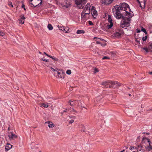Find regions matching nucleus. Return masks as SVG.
Here are the masks:
<instances>
[{
  "instance_id": "nucleus-32",
  "label": "nucleus",
  "mask_w": 152,
  "mask_h": 152,
  "mask_svg": "<svg viewBox=\"0 0 152 152\" xmlns=\"http://www.w3.org/2000/svg\"><path fill=\"white\" fill-rule=\"evenodd\" d=\"M53 60L56 61H58V59L55 57H53L52 56H51V57H50Z\"/></svg>"
},
{
  "instance_id": "nucleus-50",
  "label": "nucleus",
  "mask_w": 152,
  "mask_h": 152,
  "mask_svg": "<svg viewBox=\"0 0 152 152\" xmlns=\"http://www.w3.org/2000/svg\"><path fill=\"white\" fill-rule=\"evenodd\" d=\"M129 95L130 96H131V95L130 94H129Z\"/></svg>"
},
{
  "instance_id": "nucleus-34",
  "label": "nucleus",
  "mask_w": 152,
  "mask_h": 152,
  "mask_svg": "<svg viewBox=\"0 0 152 152\" xmlns=\"http://www.w3.org/2000/svg\"><path fill=\"white\" fill-rule=\"evenodd\" d=\"M147 38V36H145V37H143L142 38V39L143 41H145L146 40Z\"/></svg>"
},
{
  "instance_id": "nucleus-25",
  "label": "nucleus",
  "mask_w": 152,
  "mask_h": 152,
  "mask_svg": "<svg viewBox=\"0 0 152 152\" xmlns=\"http://www.w3.org/2000/svg\"><path fill=\"white\" fill-rule=\"evenodd\" d=\"M40 107H44L45 108H47L48 107V104H45L44 103H42L41 104Z\"/></svg>"
},
{
  "instance_id": "nucleus-38",
  "label": "nucleus",
  "mask_w": 152,
  "mask_h": 152,
  "mask_svg": "<svg viewBox=\"0 0 152 152\" xmlns=\"http://www.w3.org/2000/svg\"><path fill=\"white\" fill-rule=\"evenodd\" d=\"M50 69L52 70L53 71H54V72H56V71H57V70H55V69H53V68L52 67H50Z\"/></svg>"
},
{
  "instance_id": "nucleus-11",
  "label": "nucleus",
  "mask_w": 152,
  "mask_h": 152,
  "mask_svg": "<svg viewBox=\"0 0 152 152\" xmlns=\"http://www.w3.org/2000/svg\"><path fill=\"white\" fill-rule=\"evenodd\" d=\"M146 52L148 51L152 52V42H149L148 48H143Z\"/></svg>"
},
{
  "instance_id": "nucleus-12",
  "label": "nucleus",
  "mask_w": 152,
  "mask_h": 152,
  "mask_svg": "<svg viewBox=\"0 0 152 152\" xmlns=\"http://www.w3.org/2000/svg\"><path fill=\"white\" fill-rule=\"evenodd\" d=\"M100 3L102 4H109L112 3L111 0H101Z\"/></svg>"
},
{
  "instance_id": "nucleus-1",
  "label": "nucleus",
  "mask_w": 152,
  "mask_h": 152,
  "mask_svg": "<svg viewBox=\"0 0 152 152\" xmlns=\"http://www.w3.org/2000/svg\"><path fill=\"white\" fill-rule=\"evenodd\" d=\"M119 6L121 10L125 11V15L127 16L124 17L121 21V26L123 28L128 27L130 26L131 21V18L134 15L133 12L131 11L129 5L126 3H122Z\"/></svg>"
},
{
  "instance_id": "nucleus-5",
  "label": "nucleus",
  "mask_w": 152,
  "mask_h": 152,
  "mask_svg": "<svg viewBox=\"0 0 152 152\" xmlns=\"http://www.w3.org/2000/svg\"><path fill=\"white\" fill-rule=\"evenodd\" d=\"M57 74V77L60 78L62 79H64L66 74L62 69H57L56 72L55 73Z\"/></svg>"
},
{
  "instance_id": "nucleus-8",
  "label": "nucleus",
  "mask_w": 152,
  "mask_h": 152,
  "mask_svg": "<svg viewBox=\"0 0 152 152\" xmlns=\"http://www.w3.org/2000/svg\"><path fill=\"white\" fill-rule=\"evenodd\" d=\"M108 23L107 24V27L109 29L113 25V20L112 19L111 16L110 15H108Z\"/></svg>"
},
{
  "instance_id": "nucleus-35",
  "label": "nucleus",
  "mask_w": 152,
  "mask_h": 152,
  "mask_svg": "<svg viewBox=\"0 0 152 152\" xmlns=\"http://www.w3.org/2000/svg\"><path fill=\"white\" fill-rule=\"evenodd\" d=\"M110 59V58L108 57H107V56H104V57L102 59L103 60H104V59Z\"/></svg>"
},
{
  "instance_id": "nucleus-24",
  "label": "nucleus",
  "mask_w": 152,
  "mask_h": 152,
  "mask_svg": "<svg viewBox=\"0 0 152 152\" xmlns=\"http://www.w3.org/2000/svg\"><path fill=\"white\" fill-rule=\"evenodd\" d=\"M85 31L83 30H78L76 32V33L78 34H84L85 33Z\"/></svg>"
},
{
  "instance_id": "nucleus-42",
  "label": "nucleus",
  "mask_w": 152,
  "mask_h": 152,
  "mask_svg": "<svg viewBox=\"0 0 152 152\" xmlns=\"http://www.w3.org/2000/svg\"><path fill=\"white\" fill-rule=\"evenodd\" d=\"M4 33L2 32H0V35L2 36H4Z\"/></svg>"
},
{
  "instance_id": "nucleus-9",
  "label": "nucleus",
  "mask_w": 152,
  "mask_h": 152,
  "mask_svg": "<svg viewBox=\"0 0 152 152\" xmlns=\"http://www.w3.org/2000/svg\"><path fill=\"white\" fill-rule=\"evenodd\" d=\"M91 14L93 17L95 18L98 15L97 12L96 10V8L94 6H92L91 8Z\"/></svg>"
},
{
  "instance_id": "nucleus-22",
  "label": "nucleus",
  "mask_w": 152,
  "mask_h": 152,
  "mask_svg": "<svg viewBox=\"0 0 152 152\" xmlns=\"http://www.w3.org/2000/svg\"><path fill=\"white\" fill-rule=\"evenodd\" d=\"M66 4V6H65L66 8H67L71 5V2L70 1V0L68 1V0H66V1L65 3Z\"/></svg>"
},
{
  "instance_id": "nucleus-26",
  "label": "nucleus",
  "mask_w": 152,
  "mask_h": 152,
  "mask_svg": "<svg viewBox=\"0 0 152 152\" xmlns=\"http://www.w3.org/2000/svg\"><path fill=\"white\" fill-rule=\"evenodd\" d=\"M48 28L50 30H52L53 28L52 25L51 24H48Z\"/></svg>"
},
{
  "instance_id": "nucleus-4",
  "label": "nucleus",
  "mask_w": 152,
  "mask_h": 152,
  "mask_svg": "<svg viewBox=\"0 0 152 152\" xmlns=\"http://www.w3.org/2000/svg\"><path fill=\"white\" fill-rule=\"evenodd\" d=\"M76 4L77 5L80 9H83L84 5L87 2L86 0H75Z\"/></svg>"
},
{
  "instance_id": "nucleus-3",
  "label": "nucleus",
  "mask_w": 152,
  "mask_h": 152,
  "mask_svg": "<svg viewBox=\"0 0 152 152\" xmlns=\"http://www.w3.org/2000/svg\"><path fill=\"white\" fill-rule=\"evenodd\" d=\"M120 7L118 5L113 7L112 8L113 12L115 17L118 19H120L121 18H123L124 16L121 13L120 10Z\"/></svg>"
},
{
  "instance_id": "nucleus-47",
  "label": "nucleus",
  "mask_w": 152,
  "mask_h": 152,
  "mask_svg": "<svg viewBox=\"0 0 152 152\" xmlns=\"http://www.w3.org/2000/svg\"><path fill=\"white\" fill-rule=\"evenodd\" d=\"M89 23L90 25L93 24V23H92V22L90 21H89Z\"/></svg>"
},
{
  "instance_id": "nucleus-10",
  "label": "nucleus",
  "mask_w": 152,
  "mask_h": 152,
  "mask_svg": "<svg viewBox=\"0 0 152 152\" xmlns=\"http://www.w3.org/2000/svg\"><path fill=\"white\" fill-rule=\"evenodd\" d=\"M59 29L65 33H67L69 32V28L67 27H64L62 26H58Z\"/></svg>"
},
{
  "instance_id": "nucleus-30",
  "label": "nucleus",
  "mask_w": 152,
  "mask_h": 152,
  "mask_svg": "<svg viewBox=\"0 0 152 152\" xmlns=\"http://www.w3.org/2000/svg\"><path fill=\"white\" fill-rule=\"evenodd\" d=\"M94 39H99L100 40L104 42H106V41L105 40H104L103 39H102L101 38H98L97 37H94Z\"/></svg>"
},
{
  "instance_id": "nucleus-2",
  "label": "nucleus",
  "mask_w": 152,
  "mask_h": 152,
  "mask_svg": "<svg viewBox=\"0 0 152 152\" xmlns=\"http://www.w3.org/2000/svg\"><path fill=\"white\" fill-rule=\"evenodd\" d=\"M91 7L90 4L87 3L81 13V20L84 22L89 18V15L91 12Z\"/></svg>"
},
{
  "instance_id": "nucleus-52",
  "label": "nucleus",
  "mask_w": 152,
  "mask_h": 152,
  "mask_svg": "<svg viewBox=\"0 0 152 152\" xmlns=\"http://www.w3.org/2000/svg\"><path fill=\"white\" fill-rule=\"evenodd\" d=\"M39 152H42L41 151H39Z\"/></svg>"
},
{
  "instance_id": "nucleus-19",
  "label": "nucleus",
  "mask_w": 152,
  "mask_h": 152,
  "mask_svg": "<svg viewBox=\"0 0 152 152\" xmlns=\"http://www.w3.org/2000/svg\"><path fill=\"white\" fill-rule=\"evenodd\" d=\"M26 19V18L24 16V15L22 16L20 18L19 20V23L20 24H23L25 21V20Z\"/></svg>"
},
{
  "instance_id": "nucleus-14",
  "label": "nucleus",
  "mask_w": 152,
  "mask_h": 152,
  "mask_svg": "<svg viewBox=\"0 0 152 152\" xmlns=\"http://www.w3.org/2000/svg\"><path fill=\"white\" fill-rule=\"evenodd\" d=\"M142 142L144 143H148V144L150 145L151 143V141L150 140L147 138L144 137H143L142 139Z\"/></svg>"
},
{
  "instance_id": "nucleus-40",
  "label": "nucleus",
  "mask_w": 152,
  "mask_h": 152,
  "mask_svg": "<svg viewBox=\"0 0 152 152\" xmlns=\"http://www.w3.org/2000/svg\"><path fill=\"white\" fill-rule=\"evenodd\" d=\"M8 5L9 6H11L12 7H13V6L12 4V3L11 2H10L9 3Z\"/></svg>"
},
{
  "instance_id": "nucleus-43",
  "label": "nucleus",
  "mask_w": 152,
  "mask_h": 152,
  "mask_svg": "<svg viewBox=\"0 0 152 152\" xmlns=\"http://www.w3.org/2000/svg\"><path fill=\"white\" fill-rule=\"evenodd\" d=\"M42 60L43 61H46V62H47V61H48V60H47L45 59H43V58H42Z\"/></svg>"
},
{
  "instance_id": "nucleus-33",
  "label": "nucleus",
  "mask_w": 152,
  "mask_h": 152,
  "mask_svg": "<svg viewBox=\"0 0 152 152\" xmlns=\"http://www.w3.org/2000/svg\"><path fill=\"white\" fill-rule=\"evenodd\" d=\"M70 112L74 114H75L77 113L76 111L73 109L70 111Z\"/></svg>"
},
{
  "instance_id": "nucleus-36",
  "label": "nucleus",
  "mask_w": 152,
  "mask_h": 152,
  "mask_svg": "<svg viewBox=\"0 0 152 152\" xmlns=\"http://www.w3.org/2000/svg\"><path fill=\"white\" fill-rule=\"evenodd\" d=\"M141 30L142 31L145 33L146 34V30L144 28H142Z\"/></svg>"
},
{
  "instance_id": "nucleus-17",
  "label": "nucleus",
  "mask_w": 152,
  "mask_h": 152,
  "mask_svg": "<svg viewBox=\"0 0 152 152\" xmlns=\"http://www.w3.org/2000/svg\"><path fill=\"white\" fill-rule=\"evenodd\" d=\"M70 104L72 106L78 105V101H71L69 102Z\"/></svg>"
},
{
  "instance_id": "nucleus-49",
  "label": "nucleus",
  "mask_w": 152,
  "mask_h": 152,
  "mask_svg": "<svg viewBox=\"0 0 152 152\" xmlns=\"http://www.w3.org/2000/svg\"><path fill=\"white\" fill-rule=\"evenodd\" d=\"M149 74L150 75H152V72H149Z\"/></svg>"
},
{
  "instance_id": "nucleus-29",
  "label": "nucleus",
  "mask_w": 152,
  "mask_h": 152,
  "mask_svg": "<svg viewBox=\"0 0 152 152\" xmlns=\"http://www.w3.org/2000/svg\"><path fill=\"white\" fill-rule=\"evenodd\" d=\"M94 73H96L97 72H99V70L98 69L96 68H94Z\"/></svg>"
},
{
  "instance_id": "nucleus-31",
  "label": "nucleus",
  "mask_w": 152,
  "mask_h": 152,
  "mask_svg": "<svg viewBox=\"0 0 152 152\" xmlns=\"http://www.w3.org/2000/svg\"><path fill=\"white\" fill-rule=\"evenodd\" d=\"M66 73L67 74L70 75L71 74V71L70 70L68 69L66 71Z\"/></svg>"
},
{
  "instance_id": "nucleus-6",
  "label": "nucleus",
  "mask_w": 152,
  "mask_h": 152,
  "mask_svg": "<svg viewBox=\"0 0 152 152\" xmlns=\"http://www.w3.org/2000/svg\"><path fill=\"white\" fill-rule=\"evenodd\" d=\"M42 0H31L30 1V3L34 7H37L39 6L42 3Z\"/></svg>"
},
{
  "instance_id": "nucleus-44",
  "label": "nucleus",
  "mask_w": 152,
  "mask_h": 152,
  "mask_svg": "<svg viewBox=\"0 0 152 152\" xmlns=\"http://www.w3.org/2000/svg\"><path fill=\"white\" fill-rule=\"evenodd\" d=\"M22 8H23L24 9V10H26V9L25 8V5H24V4H22Z\"/></svg>"
},
{
  "instance_id": "nucleus-41",
  "label": "nucleus",
  "mask_w": 152,
  "mask_h": 152,
  "mask_svg": "<svg viewBox=\"0 0 152 152\" xmlns=\"http://www.w3.org/2000/svg\"><path fill=\"white\" fill-rule=\"evenodd\" d=\"M98 39H96V43L98 44H100L101 43L100 42H99V41H98Z\"/></svg>"
},
{
  "instance_id": "nucleus-7",
  "label": "nucleus",
  "mask_w": 152,
  "mask_h": 152,
  "mask_svg": "<svg viewBox=\"0 0 152 152\" xmlns=\"http://www.w3.org/2000/svg\"><path fill=\"white\" fill-rule=\"evenodd\" d=\"M8 135L10 140H15L18 138V136L12 132H8Z\"/></svg>"
},
{
  "instance_id": "nucleus-28",
  "label": "nucleus",
  "mask_w": 152,
  "mask_h": 152,
  "mask_svg": "<svg viewBox=\"0 0 152 152\" xmlns=\"http://www.w3.org/2000/svg\"><path fill=\"white\" fill-rule=\"evenodd\" d=\"M117 82L115 81H110V83L112 85H115L116 84H117Z\"/></svg>"
},
{
  "instance_id": "nucleus-51",
  "label": "nucleus",
  "mask_w": 152,
  "mask_h": 152,
  "mask_svg": "<svg viewBox=\"0 0 152 152\" xmlns=\"http://www.w3.org/2000/svg\"><path fill=\"white\" fill-rule=\"evenodd\" d=\"M10 129V127H9L8 129V130L9 131Z\"/></svg>"
},
{
  "instance_id": "nucleus-23",
  "label": "nucleus",
  "mask_w": 152,
  "mask_h": 152,
  "mask_svg": "<svg viewBox=\"0 0 152 152\" xmlns=\"http://www.w3.org/2000/svg\"><path fill=\"white\" fill-rule=\"evenodd\" d=\"M36 145V144H35L34 142H32L31 143L30 145L31 148V149H33L35 148H36L35 146Z\"/></svg>"
},
{
  "instance_id": "nucleus-18",
  "label": "nucleus",
  "mask_w": 152,
  "mask_h": 152,
  "mask_svg": "<svg viewBox=\"0 0 152 152\" xmlns=\"http://www.w3.org/2000/svg\"><path fill=\"white\" fill-rule=\"evenodd\" d=\"M12 145H10L9 143H7L5 148V151H7L11 149L12 147Z\"/></svg>"
},
{
  "instance_id": "nucleus-37",
  "label": "nucleus",
  "mask_w": 152,
  "mask_h": 152,
  "mask_svg": "<svg viewBox=\"0 0 152 152\" xmlns=\"http://www.w3.org/2000/svg\"><path fill=\"white\" fill-rule=\"evenodd\" d=\"M74 122V120L73 119L71 120L69 122V124H71L72 123H73Z\"/></svg>"
},
{
  "instance_id": "nucleus-15",
  "label": "nucleus",
  "mask_w": 152,
  "mask_h": 152,
  "mask_svg": "<svg viewBox=\"0 0 152 152\" xmlns=\"http://www.w3.org/2000/svg\"><path fill=\"white\" fill-rule=\"evenodd\" d=\"M45 124H47L48 125V126L50 128H53L55 126L54 124L51 121H48L45 122Z\"/></svg>"
},
{
  "instance_id": "nucleus-16",
  "label": "nucleus",
  "mask_w": 152,
  "mask_h": 152,
  "mask_svg": "<svg viewBox=\"0 0 152 152\" xmlns=\"http://www.w3.org/2000/svg\"><path fill=\"white\" fill-rule=\"evenodd\" d=\"M123 32L122 31H119V32H116L114 33V35L118 38L120 37L123 34Z\"/></svg>"
},
{
  "instance_id": "nucleus-13",
  "label": "nucleus",
  "mask_w": 152,
  "mask_h": 152,
  "mask_svg": "<svg viewBox=\"0 0 152 152\" xmlns=\"http://www.w3.org/2000/svg\"><path fill=\"white\" fill-rule=\"evenodd\" d=\"M137 1L140 4V6L142 8H144L145 3V0H137Z\"/></svg>"
},
{
  "instance_id": "nucleus-46",
  "label": "nucleus",
  "mask_w": 152,
  "mask_h": 152,
  "mask_svg": "<svg viewBox=\"0 0 152 152\" xmlns=\"http://www.w3.org/2000/svg\"><path fill=\"white\" fill-rule=\"evenodd\" d=\"M100 44H101V46H105L106 45V43H104V44H102L101 43Z\"/></svg>"
},
{
  "instance_id": "nucleus-48",
  "label": "nucleus",
  "mask_w": 152,
  "mask_h": 152,
  "mask_svg": "<svg viewBox=\"0 0 152 152\" xmlns=\"http://www.w3.org/2000/svg\"><path fill=\"white\" fill-rule=\"evenodd\" d=\"M137 33H139L140 32V31L137 29Z\"/></svg>"
},
{
  "instance_id": "nucleus-45",
  "label": "nucleus",
  "mask_w": 152,
  "mask_h": 152,
  "mask_svg": "<svg viewBox=\"0 0 152 152\" xmlns=\"http://www.w3.org/2000/svg\"><path fill=\"white\" fill-rule=\"evenodd\" d=\"M62 5L63 7L66 8V7L65 6H66V4H65V3H64L63 4H62Z\"/></svg>"
},
{
  "instance_id": "nucleus-21",
  "label": "nucleus",
  "mask_w": 152,
  "mask_h": 152,
  "mask_svg": "<svg viewBox=\"0 0 152 152\" xmlns=\"http://www.w3.org/2000/svg\"><path fill=\"white\" fill-rule=\"evenodd\" d=\"M146 149L148 151H149L152 150V146H151L150 144V145L147 144V146H145Z\"/></svg>"
},
{
  "instance_id": "nucleus-53",
  "label": "nucleus",
  "mask_w": 152,
  "mask_h": 152,
  "mask_svg": "<svg viewBox=\"0 0 152 152\" xmlns=\"http://www.w3.org/2000/svg\"><path fill=\"white\" fill-rule=\"evenodd\" d=\"M64 112H66V111H65V110H64Z\"/></svg>"
},
{
  "instance_id": "nucleus-27",
  "label": "nucleus",
  "mask_w": 152,
  "mask_h": 152,
  "mask_svg": "<svg viewBox=\"0 0 152 152\" xmlns=\"http://www.w3.org/2000/svg\"><path fill=\"white\" fill-rule=\"evenodd\" d=\"M129 149L131 150L132 151V150H135V149L137 150V148L135 147H134V146H131L130 147V148H129Z\"/></svg>"
},
{
  "instance_id": "nucleus-39",
  "label": "nucleus",
  "mask_w": 152,
  "mask_h": 152,
  "mask_svg": "<svg viewBox=\"0 0 152 152\" xmlns=\"http://www.w3.org/2000/svg\"><path fill=\"white\" fill-rule=\"evenodd\" d=\"M44 53L45 54V55L46 56H48V57H50V58L51 57V56L48 55V54L46 53L45 52H44Z\"/></svg>"
},
{
  "instance_id": "nucleus-20",
  "label": "nucleus",
  "mask_w": 152,
  "mask_h": 152,
  "mask_svg": "<svg viewBox=\"0 0 152 152\" xmlns=\"http://www.w3.org/2000/svg\"><path fill=\"white\" fill-rule=\"evenodd\" d=\"M109 83H110L109 81H104L101 83V85L104 87H108Z\"/></svg>"
}]
</instances>
